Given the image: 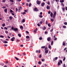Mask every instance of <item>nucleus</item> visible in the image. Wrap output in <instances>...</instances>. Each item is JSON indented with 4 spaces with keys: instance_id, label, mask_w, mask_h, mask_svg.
<instances>
[{
    "instance_id": "1",
    "label": "nucleus",
    "mask_w": 67,
    "mask_h": 67,
    "mask_svg": "<svg viewBox=\"0 0 67 67\" xmlns=\"http://www.w3.org/2000/svg\"><path fill=\"white\" fill-rule=\"evenodd\" d=\"M11 29L12 30H14V31H18V28H14L13 27H12L11 28Z\"/></svg>"
},
{
    "instance_id": "2",
    "label": "nucleus",
    "mask_w": 67,
    "mask_h": 67,
    "mask_svg": "<svg viewBox=\"0 0 67 67\" xmlns=\"http://www.w3.org/2000/svg\"><path fill=\"white\" fill-rule=\"evenodd\" d=\"M41 2L40 1H39L38 0H37L36 1V3L37 4H38V5H40V4H41Z\"/></svg>"
},
{
    "instance_id": "3",
    "label": "nucleus",
    "mask_w": 67,
    "mask_h": 67,
    "mask_svg": "<svg viewBox=\"0 0 67 67\" xmlns=\"http://www.w3.org/2000/svg\"><path fill=\"white\" fill-rule=\"evenodd\" d=\"M26 38H27L28 39V41H30V37L29 36H26Z\"/></svg>"
},
{
    "instance_id": "4",
    "label": "nucleus",
    "mask_w": 67,
    "mask_h": 67,
    "mask_svg": "<svg viewBox=\"0 0 67 67\" xmlns=\"http://www.w3.org/2000/svg\"><path fill=\"white\" fill-rule=\"evenodd\" d=\"M46 8L47 10H49L50 9V6L49 5H47L46 7Z\"/></svg>"
},
{
    "instance_id": "5",
    "label": "nucleus",
    "mask_w": 67,
    "mask_h": 67,
    "mask_svg": "<svg viewBox=\"0 0 67 67\" xmlns=\"http://www.w3.org/2000/svg\"><path fill=\"white\" fill-rule=\"evenodd\" d=\"M34 11H38V9L36 7L34 9Z\"/></svg>"
},
{
    "instance_id": "6",
    "label": "nucleus",
    "mask_w": 67,
    "mask_h": 67,
    "mask_svg": "<svg viewBox=\"0 0 67 67\" xmlns=\"http://www.w3.org/2000/svg\"><path fill=\"white\" fill-rule=\"evenodd\" d=\"M63 46H65L66 45V42L65 41H63Z\"/></svg>"
},
{
    "instance_id": "7",
    "label": "nucleus",
    "mask_w": 67,
    "mask_h": 67,
    "mask_svg": "<svg viewBox=\"0 0 67 67\" xmlns=\"http://www.w3.org/2000/svg\"><path fill=\"white\" fill-rule=\"evenodd\" d=\"M15 38L14 37H13L11 39L12 41H14V40H15Z\"/></svg>"
},
{
    "instance_id": "8",
    "label": "nucleus",
    "mask_w": 67,
    "mask_h": 67,
    "mask_svg": "<svg viewBox=\"0 0 67 67\" xmlns=\"http://www.w3.org/2000/svg\"><path fill=\"white\" fill-rule=\"evenodd\" d=\"M58 59V57H55V58H54L53 59V61H55V60H57Z\"/></svg>"
},
{
    "instance_id": "9",
    "label": "nucleus",
    "mask_w": 67,
    "mask_h": 67,
    "mask_svg": "<svg viewBox=\"0 0 67 67\" xmlns=\"http://www.w3.org/2000/svg\"><path fill=\"white\" fill-rule=\"evenodd\" d=\"M47 40L48 41V42H49V41H51V38H50V37H48L47 38Z\"/></svg>"
},
{
    "instance_id": "10",
    "label": "nucleus",
    "mask_w": 67,
    "mask_h": 67,
    "mask_svg": "<svg viewBox=\"0 0 67 67\" xmlns=\"http://www.w3.org/2000/svg\"><path fill=\"white\" fill-rule=\"evenodd\" d=\"M7 11H8V9L6 8L5 9H4V12L5 13H7Z\"/></svg>"
},
{
    "instance_id": "11",
    "label": "nucleus",
    "mask_w": 67,
    "mask_h": 67,
    "mask_svg": "<svg viewBox=\"0 0 67 67\" xmlns=\"http://www.w3.org/2000/svg\"><path fill=\"white\" fill-rule=\"evenodd\" d=\"M42 7H44L45 5V3H42L41 4Z\"/></svg>"
},
{
    "instance_id": "12",
    "label": "nucleus",
    "mask_w": 67,
    "mask_h": 67,
    "mask_svg": "<svg viewBox=\"0 0 67 67\" xmlns=\"http://www.w3.org/2000/svg\"><path fill=\"white\" fill-rule=\"evenodd\" d=\"M20 27V29H21V30H23V26H21Z\"/></svg>"
},
{
    "instance_id": "13",
    "label": "nucleus",
    "mask_w": 67,
    "mask_h": 67,
    "mask_svg": "<svg viewBox=\"0 0 67 67\" xmlns=\"http://www.w3.org/2000/svg\"><path fill=\"white\" fill-rule=\"evenodd\" d=\"M60 2L61 3H63V2H64V0H60Z\"/></svg>"
},
{
    "instance_id": "14",
    "label": "nucleus",
    "mask_w": 67,
    "mask_h": 67,
    "mask_svg": "<svg viewBox=\"0 0 67 67\" xmlns=\"http://www.w3.org/2000/svg\"><path fill=\"white\" fill-rule=\"evenodd\" d=\"M53 13L51 12V13L50 14V16L52 18L53 17Z\"/></svg>"
},
{
    "instance_id": "15",
    "label": "nucleus",
    "mask_w": 67,
    "mask_h": 67,
    "mask_svg": "<svg viewBox=\"0 0 67 67\" xmlns=\"http://www.w3.org/2000/svg\"><path fill=\"white\" fill-rule=\"evenodd\" d=\"M48 52V50H46V51H45V53H46V54H47Z\"/></svg>"
},
{
    "instance_id": "16",
    "label": "nucleus",
    "mask_w": 67,
    "mask_h": 67,
    "mask_svg": "<svg viewBox=\"0 0 67 67\" xmlns=\"http://www.w3.org/2000/svg\"><path fill=\"white\" fill-rule=\"evenodd\" d=\"M2 26L3 27V26H5V24H3L2 25Z\"/></svg>"
},
{
    "instance_id": "17",
    "label": "nucleus",
    "mask_w": 67,
    "mask_h": 67,
    "mask_svg": "<svg viewBox=\"0 0 67 67\" xmlns=\"http://www.w3.org/2000/svg\"><path fill=\"white\" fill-rule=\"evenodd\" d=\"M16 42H20V40H19L18 39H16Z\"/></svg>"
},
{
    "instance_id": "18",
    "label": "nucleus",
    "mask_w": 67,
    "mask_h": 67,
    "mask_svg": "<svg viewBox=\"0 0 67 67\" xmlns=\"http://www.w3.org/2000/svg\"><path fill=\"white\" fill-rule=\"evenodd\" d=\"M9 19L11 20L12 19V17L11 16H10L9 17Z\"/></svg>"
},
{
    "instance_id": "19",
    "label": "nucleus",
    "mask_w": 67,
    "mask_h": 67,
    "mask_svg": "<svg viewBox=\"0 0 67 67\" xmlns=\"http://www.w3.org/2000/svg\"><path fill=\"white\" fill-rule=\"evenodd\" d=\"M56 14V12L55 11L54 12V15H55Z\"/></svg>"
},
{
    "instance_id": "20",
    "label": "nucleus",
    "mask_w": 67,
    "mask_h": 67,
    "mask_svg": "<svg viewBox=\"0 0 67 67\" xmlns=\"http://www.w3.org/2000/svg\"><path fill=\"white\" fill-rule=\"evenodd\" d=\"M45 48V46H43L41 47V48Z\"/></svg>"
},
{
    "instance_id": "21",
    "label": "nucleus",
    "mask_w": 67,
    "mask_h": 67,
    "mask_svg": "<svg viewBox=\"0 0 67 67\" xmlns=\"http://www.w3.org/2000/svg\"><path fill=\"white\" fill-rule=\"evenodd\" d=\"M40 24H43V21H40Z\"/></svg>"
},
{
    "instance_id": "22",
    "label": "nucleus",
    "mask_w": 67,
    "mask_h": 67,
    "mask_svg": "<svg viewBox=\"0 0 67 67\" xmlns=\"http://www.w3.org/2000/svg\"><path fill=\"white\" fill-rule=\"evenodd\" d=\"M39 17V18H43V16L41 15H40Z\"/></svg>"
},
{
    "instance_id": "23",
    "label": "nucleus",
    "mask_w": 67,
    "mask_h": 67,
    "mask_svg": "<svg viewBox=\"0 0 67 67\" xmlns=\"http://www.w3.org/2000/svg\"><path fill=\"white\" fill-rule=\"evenodd\" d=\"M18 35L19 37H21V34H18Z\"/></svg>"
},
{
    "instance_id": "24",
    "label": "nucleus",
    "mask_w": 67,
    "mask_h": 67,
    "mask_svg": "<svg viewBox=\"0 0 67 67\" xmlns=\"http://www.w3.org/2000/svg\"><path fill=\"white\" fill-rule=\"evenodd\" d=\"M0 37L1 38H3L4 37V36L2 35H1L0 36Z\"/></svg>"
},
{
    "instance_id": "25",
    "label": "nucleus",
    "mask_w": 67,
    "mask_h": 67,
    "mask_svg": "<svg viewBox=\"0 0 67 67\" xmlns=\"http://www.w3.org/2000/svg\"><path fill=\"white\" fill-rule=\"evenodd\" d=\"M53 42V41H52L51 43V45H53V42Z\"/></svg>"
},
{
    "instance_id": "26",
    "label": "nucleus",
    "mask_w": 67,
    "mask_h": 67,
    "mask_svg": "<svg viewBox=\"0 0 67 67\" xmlns=\"http://www.w3.org/2000/svg\"><path fill=\"white\" fill-rule=\"evenodd\" d=\"M15 58L17 60H19V59L18 58H17L16 57H15Z\"/></svg>"
},
{
    "instance_id": "27",
    "label": "nucleus",
    "mask_w": 67,
    "mask_h": 67,
    "mask_svg": "<svg viewBox=\"0 0 67 67\" xmlns=\"http://www.w3.org/2000/svg\"><path fill=\"white\" fill-rule=\"evenodd\" d=\"M48 48H47V47H46L45 49L44 50L45 51V50H47V49H48Z\"/></svg>"
},
{
    "instance_id": "28",
    "label": "nucleus",
    "mask_w": 67,
    "mask_h": 67,
    "mask_svg": "<svg viewBox=\"0 0 67 67\" xmlns=\"http://www.w3.org/2000/svg\"><path fill=\"white\" fill-rule=\"evenodd\" d=\"M55 15H53V18L54 19H55Z\"/></svg>"
},
{
    "instance_id": "29",
    "label": "nucleus",
    "mask_w": 67,
    "mask_h": 67,
    "mask_svg": "<svg viewBox=\"0 0 67 67\" xmlns=\"http://www.w3.org/2000/svg\"><path fill=\"white\" fill-rule=\"evenodd\" d=\"M39 39L40 40H42V37H41L39 38Z\"/></svg>"
},
{
    "instance_id": "30",
    "label": "nucleus",
    "mask_w": 67,
    "mask_h": 67,
    "mask_svg": "<svg viewBox=\"0 0 67 67\" xmlns=\"http://www.w3.org/2000/svg\"><path fill=\"white\" fill-rule=\"evenodd\" d=\"M48 48H49L50 49V48H51V45H49V47H48Z\"/></svg>"
},
{
    "instance_id": "31",
    "label": "nucleus",
    "mask_w": 67,
    "mask_h": 67,
    "mask_svg": "<svg viewBox=\"0 0 67 67\" xmlns=\"http://www.w3.org/2000/svg\"><path fill=\"white\" fill-rule=\"evenodd\" d=\"M10 13H12L13 12V10L11 9H10Z\"/></svg>"
},
{
    "instance_id": "32",
    "label": "nucleus",
    "mask_w": 67,
    "mask_h": 67,
    "mask_svg": "<svg viewBox=\"0 0 67 67\" xmlns=\"http://www.w3.org/2000/svg\"><path fill=\"white\" fill-rule=\"evenodd\" d=\"M64 24L65 25H67V23L66 22H65L64 23Z\"/></svg>"
},
{
    "instance_id": "33",
    "label": "nucleus",
    "mask_w": 67,
    "mask_h": 67,
    "mask_svg": "<svg viewBox=\"0 0 67 67\" xmlns=\"http://www.w3.org/2000/svg\"><path fill=\"white\" fill-rule=\"evenodd\" d=\"M31 4H31V3H30L29 4V7H31Z\"/></svg>"
},
{
    "instance_id": "34",
    "label": "nucleus",
    "mask_w": 67,
    "mask_h": 67,
    "mask_svg": "<svg viewBox=\"0 0 67 67\" xmlns=\"http://www.w3.org/2000/svg\"><path fill=\"white\" fill-rule=\"evenodd\" d=\"M63 28H64V29H65V28H66V26L64 25V26H63Z\"/></svg>"
},
{
    "instance_id": "35",
    "label": "nucleus",
    "mask_w": 67,
    "mask_h": 67,
    "mask_svg": "<svg viewBox=\"0 0 67 67\" xmlns=\"http://www.w3.org/2000/svg\"><path fill=\"white\" fill-rule=\"evenodd\" d=\"M4 43H5V44H6V43H8V42L6 41H4Z\"/></svg>"
},
{
    "instance_id": "36",
    "label": "nucleus",
    "mask_w": 67,
    "mask_h": 67,
    "mask_svg": "<svg viewBox=\"0 0 67 67\" xmlns=\"http://www.w3.org/2000/svg\"><path fill=\"white\" fill-rule=\"evenodd\" d=\"M25 20H24V19H23V20L22 21L23 22V23L25 22Z\"/></svg>"
},
{
    "instance_id": "37",
    "label": "nucleus",
    "mask_w": 67,
    "mask_h": 67,
    "mask_svg": "<svg viewBox=\"0 0 67 67\" xmlns=\"http://www.w3.org/2000/svg\"><path fill=\"white\" fill-rule=\"evenodd\" d=\"M51 22H53V21H54V20H53V19H51Z\"/></svg>"
},
{
    "instance_id": "38",
    "label": "nucleus",
    "mask_w": 67,
    "mask_h": 67,
    "mask_svg": "<svg viewBox=\"0 0 67 67\" xmlns=\"http://www.w3.org/2000/svg\"><path fill=\"white\" fill-rule=\"evenodd\" d=\"M2 1H3V3H5V2H5L6 1H5V0H3Z\"/></svg>"
},
{
    "instance_id": "39",
    "label": "nucleus",
    "mask_w": 67,
    "mask_h": 67,
    "mask_svg": "<svg viewBox=\"0 0 67 67\" xmlns=\"http://www.w3.org/2000/svg\"><path fill=\"white\" fill-rule=\"evenodd\" d=\"M51 11L50 10H49L48 12V14H50V13H51Z\"/></svg>"
},
{
    "instance_id": "40",
    "label": "nucleus",
    "mask_w": 67,
    "mask_h": 67,
    "mask_svg": "<svg viewBox=\"0 0 67 67\" xmlns=\"http://www.w3.org/2000/svg\"><path fill=\"white\" fill-rule=\"evenodd\" d=\"M41 60L42 62H44L45 60V59H42Z\"/></svg>"
},
{
    "instance_id": "41",
    "label": "nucleus",
    "mask_w": 67,
    "mask_h": 67,
    "mask_svg": "<svg viewBox=\"0 0 67 67\" xmlns=\"http://www.w3.org/2000/svg\"><path fill=\"white\" fill-rule=\"evenodd\" d=\"M60 65V62H58V65Z\"/></svg>"
},
{
    "instance_id": "42",
    "label": "nucleus",
    "mask_w": 67,
    "mask_h": 67,
    "mask_svg": "<svg viewBox=\"0 0 67 67\" xmlns=\"http://www.w3.org/2000/svg\"><path fill=\"white\" fill-rule=\"evenodd\" d=\"M61 4L62 5L63 7H64V5L63 3H61Z\"/></svg>"
},
{
    "instance_id": "43",
    "label": "nucleus",
    "mask_w": 67,
    "mask_h": 67,
    "mask_svg": "<svg viewBox=\"0 0 67 67\" xmlns=\"http://www.w3.org/2000/svg\"><path fill=\"white\" fill-rule=\"evenodd\" d=\"M46 30V27H44L43 28V30Z\"/></svg>"
},
{
    "instance_id": "44",
    "label": "nucleus",
    "mask_w": 67,
    "mask_h": 67,
    "mask_svg": "<svg viewBox=\"0 0 67 67\" xmlns=\"http://www.w3.org/2000/svg\"><path fill=\"white\" fill-rule=\"evenodd\" d=\"M66 59V58L64 57V58L63 59V61H65V59Z\"/></svg>"
},
{
    "instance_id": "45",
    "label": "nucleus",
    "mask_w": 67,
    "mask_h": 67,
    "mask_svg": "<svg viewBox=\"0 0 67 67\" xmlns=\"http://www.w3.org/2000/svg\"><path fill=\"white\" fill-rule=\"evenodd\" d=\"M10 1L11 2H13V0H10Z\"/></svg>"
},
{
    "instance_id": "46",
    "label": "nucleus",
    "mask_w": 67,
    "mask_h": 67,
    "mask_svg": "<svg viewBox=\"0 0 67 67\" xmlns=\"http://www.w3.org/2000/svg\"><path fill=\"white\" fill-rule=\"evenodd\" d=\"M47 4H48V5H49L50 4V3H49V2H48L47 3Z\"/></svg>"
},
{
    "instance_id": "47",
    "label": "nucleus",
    "mask_w": 67,
    "mask_h": 67,
    "mask_svg": "<svg viewBox=\"0 0 67 67\" xmlns=\"http://www.w3.org/2000/svg\"><path fill=\"white\" fill-rule=\"evenodd\" d=\"M17 55H20V56H21V54H20L19 53H18Z\"/></svg>"
},
{
    "instance_id": "48",
    "label": "nucleus",
    "mask_w": 67,
    "mask_h": 67,
    "mask_svg": "<svg viewBox=\"0 0 67 67\" xmlns=\"http://www.w3.org/2000/svg\"><path fill=\"white\" fill-rule=\"evenodd\" d=\"M5 33H8V31H5Z\"/></svg>"
},
{
    "instance_id": "49",
    "label": "nucleus",
    "mask_w": 67,
    "mask_h": 67,
    "mask_svg": "<svg viewBox=\"0 0 67 67\" xmlns=\"http://www.w3.org/2000/svg\"><path fill=\"white\" fill-rule=\"evenodd\" d=\"M46 24H47V21L46 20L45 22Z\"/></svg>"
},
{
    "instance_id": "50",
    "label": "nucleus",
    "mask_w": 67,
    "mask_h": 67,
    "mask_svg": "<svg viewBox=\"0 0 67 67\" xmlns=\"http://www.w3.org/2000/svg\"><path fill=\"white\" fill-rule=\"evenodd\" d=\"M48 26H49V27H50V26H51V25L50 24H48Z\"/></svg>"
},
{
    "instance_id": "51",
    "label": "nucleus",
    "mask_w": 67,
    "mask_h": 67,
    "mask_svg": "<svg viewBox=\"0 0 67 67\" xmlns=\"http://www.w3.org/2000/svg\"><path fill=\"white\" fill-rule=\"evenodd\" d=\"M39 58H41V57H42V55H41V54H40L39 56Z\"/></svg>"
},
{
    "instance_id": "52",
    "label": "nucleus",
    "mask_w": 67,
    "mask_h": 67,
    "mask_svg": "<svg viewBox=\"0 0 67 67\" xmlns=\"http://www.w3.org/2000/svg\"><path fill=\"white\" fill-rule=\"evenodd\" d=\"M62 10H63V11H64V10H65V8H62Z\"/></svg>"
},
{
    "instance_id": "53",
    "label": "nucleus",
    "mask_w": 67,
    "mask_h": 67,
    "mask_svg": "<svg viewBox=\"0 0 67 67\" xmlns=\"http://www.w3.org/2000/svg\"><path fill=\"white\" fill-rule=\"evenodd\" d=\"M26 14V13L25 12H23V14L24 15V14Z\"/></svg>"
},
{
    "instance_id": "54",
    "label": "nucleus",
    "mask_w": 67,
    "mask_h": 67,
    "mask_svg": "<svg viewBox=\"0 0 67 67\" xmlns=\"http://www.w3.org/2000/svg\"><path fill=\"white\" fill-rule=\"evenodd\" d=\"M57 38L56 37H55V38L54 39V41H56V40H57Z\"/></svg>"
},
{
    "instance_id": "55",
    "label": "nucleus",
    "mask_w": 67,
    "mask_h": 67,
    "mask_svg": "<svg viewBox=\"0 0 67 67\" xmlns=\"http://www.w3.org/2000/svg\"><path fill=\"white\" fill-rule=\"evenodd\" d=\"M40 14H41V15H42V14H43V13H42V12H41L40 13Z\"/></svg>"
},
{
    "instance_id": "56",
    "label": "nucleus",
    "mask_w": 67,
    "mask_h": 67,
    "mask_svg": "<svg viewBox=\"0 0 67 67\" xmlns=\"http://www.w3.org/2000/svg\"><path fill=\"white\" fill-rule=\"evenodd\" d=\"M24 11L25 12H27V10H24Z\"/></svg>"
},
{
    "instance_id": "57",
    "label": "nucleus",
    "mask_w": 67,
    "mask_h": 67,
    "mask_svg": "<svg viewBox=\"0 0 67 67\" xmlns=\"http://www.w3.org/2000/svg\"><path fill=\"white\" fill-rule=\"evenodd\" d=\"M53 29H51V30H50V32H53Z\"/></svg>"
},
{
    "instance_id": "58",
    "label": "nucleus",
    "mask_w": 67,
    "mask_h": 67,
    "mask_svg": "<svg viewBox=\"0 0 67 67\" xmlns=\"http://www.w3.org/2000/svg\"><path fill=\"white\" fill-rule=\"evenodd\" d=\"M60 62L61 64H62V60H60Z\"/></svg>"
},
{
    "instance_id": "59",
    "label": "nucleus",
    "mask_w": 67,
    "mask_h": 67,
    "mask_svg": "<svg viewBox=\"0 0 67 67\" xmlns=\"http://www.w3.org/2000/svg\"><path fill=\"white\" fill-rule=\"evenodd\" d=\"M26 32L27 33V34H29V32H28V31H26Z\"/></svg>"
},
{
    "instance_id": "60",
    "label": "nucleus",
    "mask_w": 67,
    "mask_h": 67,
    "mask_svg": "<svg viewBox=\"0 0 67 67\" xmlns=\"http://www.w3.org/2000/svg\"><path fill=\"white\" fill-rule=\"evenodd\" d=\"M7 37L8 38H10V37H9V36H7Z\"/></svg>"
},
{
    "instance_id": "61",
    "label": "nucleus",
    "mask_w": 67,
    "mask_h": 67,
    "mask_svg": "<svg viewBox=\"0 0 67 67\" xmlns=\"http://www.w3.org/2000/svg\"><path fill=\"white\" fill-rule=\"evenodd\" d=\"M37 25H38V26H40V24H39V23H38L37 24Z\"/></svg>"
},
{
    "instance_id": "62",
    "label": "nucleus",
    "mask_w": 67,
    "mask_h": 67,
    "mask_svg": "<svg viewBox=\"0 0 67 67\" xmlns=\"http://www.w3.org/2000/svg\"><path fill=\"white\" fill-rule=\"evenodd\" d=\"M63 66L64 67H65V64H63Z\"/></svg>"
},
{
    "instance_id": "63",
    "label": "nucleus",
    "mask_w": 67,
    "mask_h": 67,
    "mask_svg": "<svg viewBox=\"0 0 67 67\" xmlns=\"http://www.w3.org/2000/svg\"><path fill=\"white\" fill-rule=\"evenodd\" d=\"M23 55H24V56H25V55H26V54H25V53H23Z\"/></svg>"
},
{
    "instance_id": "64",
    "label": "nucleus",
    "mask_w": 67,
    "mask_h": 67,
    "mask_svg": "<svg viewBox=\"0 0 67 67\" xmlns=\"http://www.w3.org/2000/svg\"><path fill=\"white\" fill-rule=\"evenodd\" d=\"M5 30H8V28H7V27H4Z\"/></svg>"
}]
</instances>
